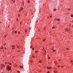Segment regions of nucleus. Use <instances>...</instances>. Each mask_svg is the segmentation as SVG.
I'll list each match as a JSON object with an SVG mask.
<instances>
[{"instance_id": "nucleus-36", "label": "nucleus", "mask_w": 73, "mask_h": 73, "mask_svg": "<svg viewBox=\"0 0 73 73\" xmlns=\"http://www.w3.org/2000/svg\"><path fill=\"white\" fill-rule=\"evenodd\" d=\"M1 69H2V68H1Z\"/></svg>"}, {"instance_id": "nucleus-9", "label": "nucleus", "mask_w": 73, "mask_h": 73, "mask_svg": "<svg viewBox=\"0 0 73 73\" xmlns=\"http://www.w3.org/2000/svg\"><path fill=\"white\" fill-rule=\"evenodd\" d=\"M71 17H73V15H71Z\"/></svg>"}, {"instance_id": "nucleus-14", "label": "nucleus", "mask_w": 73, "mask_h": 73, "mask_svg": "<svg viewBox=\"0 0 73 73\" xmlns=\"http://www.w3.org/2000/svg\"><path fill=\"white\" fill-rule=\"evenodd\" d=\"M16 33H17V31H15V33L16 34Z\"/></svg>"}, {"instance_id": "nucleus-8", "label": "nucleus", "mask_w": 73, "mask_h": 73, "mask_svg": "<svg viewBox=\"0 0 73 73\" xmlns=\"http://www.w3.org/2000/svg\"><path fill=\"white\" fill-rule=\"evenodd\" d=\"M33 46H30V48H32Z\"/></svg>"}, {"instance_id": "nucleus-6", "label": "nucleus", "mask_w": 73, "mask_h": 73, "mask_svg": "<svg viewBox=\"0 0 73 73\" xmlns=\"http://www.w3.org/2000/svg\"><path fill=\"white\" fill-rule=\"evenodd\" d=\"M37 52H38V51H36V52H35V53H37Z\"/></svg>"}, {"instance_id": "nucleus-2", "label": "nucleus", "mask_w": 73, "mask_h": 73, "mask_svg": "<svg viewBox=\"0 0 73 73\" xmlns=\"http://www.w3.org/2000/svg\"><path fill=\"white\" fill-rule=\"evenodd\" d=\"M23 9V8H22V7H21L20 8V10H21V11H22V10Z\"/></svg>"}, {"instance_id": "nucleus-3", "label": "nucleus", "mask_w": 73, "mask_h": 73, "mask_svg": "<svg viewBox=\"0 0 73 73\" xmlns=\"http://www.w3.org/2000/svg\"><path fill=\"white\" fill-rule=\"evenodd\" d=\"M56 11V9H53V11Z\"/></svg>"}, {"instance_id": "nucleus-19", "label": "nucleus", "mask_w": 73, "mask_h": 73, "mask_svg": "<svg viewBox=\"0 0 73 73\" xmlns=\"http://www.w3.org/2000/svg\"><path fill=\"white\" fill-rule=\"evenodd\" d=\"M28 3H29V1H28Z\"/></svg>"}, {"instance_id": "nucleus-25", "label": "nucleus", "mask_w": 73, "mask_h": 73, "mask_svg": "<svg viewBox=\"0 0 73 73\" xmlns=\"http://www.w3.org/2000/svg\"><path fill=\"white\" fill-rule=\"evenodd\" d=\"M5 44H6L5 43V44H4V45H5Z\"/></svg>"}, {"instance_id": "nucleus-35", "label": "nucleus", "mask_w": 73, "mask_h": 73, "mask_svg": "<svg viewBox=\"0 0 73 73\" xmlns=\"http://www.w3.org/2000/svg\"><path fill=\"white\" fill-rule=\"evenodd\" d=\"M21 11H20V12Z\"/></svg>"}, {"instance_id": "nucleus-4", "label": "nucleus", "mask_w": 73, "mask_h": 73, "mask_svg": "<svg viewBox=\"0 0 73 73\" xmlns=\"http://www.w3.org/2000/svg\"><path fill=\"white\" fill-rule=\"evenodd\" d=\"M57 21H60V19H57Z\"/></svg>"}, {"instance_id": "nucleus-1", "label": "nucleus", "mask_w": 73, "mask_h": 73, "mask_svg": "<svg viewBox=\"0 0 73 73\" xmlns=\"http://www.w3.org/2000/svg\"><path fill=\"white\" fill-rule=\"evenodd\" d=\"M11 67H7V69L8 70H11Z\"/></svg>"}, {"instance_id": "nucleus-16", "label": "nucleus", "mask_w": 73, "mask_h": 73, "mask_svg": "<svg viewBox=\"0 0 73 73\" xmlns=\"http://www.w3.org/2000/svg\"><path fill=\"white\" fill-rule=\"evenodd\" d=\"M25 32H27V30H25Z\"/></svg>"}, {"instance_id": "nucleus-18", "label": "nucleus", "mask_w": 73, "mask_h": 73, "mask_svg": "<svg viewBox=\"0 0 73 73\" xmlns=\"http://www.w3.org/2000/svg\"><path fill=\"white\" fill-rule=\"evenodd\" d=\"M34 48H32V50H34Z\"/></svg>"}, {"instance_id": "nucleus-21", "label": "nucleus", "mask_w": 73, "mask_h": 73, "mask_svg": "<svg viewBox=\"0 0 73 73\" xmlns=\"http://www.w3.org/2000/svg\"><path fill=\"white\" fill-rule=\"evenodd\" d=\"M49 68V67H47V69H48Z\"/></svg>"}, {"instance_id": "nucleus-33", "label": "nucleus", "mask_w": 73, "mask_h": 73, "mask_svg": "<svg viewBox=\"0 0 73 73\" xmlns=\"http://www.w3.org/2000/svg\"><path fill=\"white\" fill-rule=\"evenodd\" d=\"M7 63H5V64H7Z\"/></svg>"}, {"instance_id": "nucleus-7", "label": "nucleus", "mask_w": 73, "mask_h": 73, "mask_svg": "<svg viewBox=\"0 0 73 73\" xmlns=\"http://www.w3.org/2000/svg\"><path fill=\"white\" fill-rule=\"evenodd\" d=\"M15 46H12V47H13V48H14Z\"/></svg>"}, {"instance_id": "nucleus-32", "label": "nucleus", "mask_w": 73, "mask_h": 73, "mask_svg": "<svg viewBox=\"0 0 73 73\" xmlns=\"http://www.w3.org/2000/svg\"><path fill=\"white\" fill-rule=\"evenodd\" d=\"M30 29H29L30 30Z\"/></svg>"}, {"instance_id": "nucleus-5", "label": "nucleus", "mask_w": 73, "mask_h": 73, "mask_svg": "<svg viewBox=\"0 0 73 73\" xmlns=\"http://www.w3.org/2000/svg\"><path fill=\"white\" fill-rule=\"evenodd\" d=\"M52 29H55V27H52Z\"/></svg>"}, {"instance_id": "nucleus-10", "label": "nucleus", "mask_w": 73, "mask_h": 73, "mask_svg": "<svg viewBox=\"0 0 73 73\" xmlns=\"http://www.w3.org/2000/svg\"><path fill=\"white\" fill-rule=\"evenodd\" d=\"M17 72H18V73H20V72H19V71H17Z\"/></svg>"}, {"instance_id": "nucleus-34", "label": "nucleus", "mask_w": 73, "mask_h": 73, "mask_svg": "<svg viewBox=\"0 0 73 73\" xmlns=\"http://www.w3.org/2000/svg\"><path fill=\"white\" fill-rule=\"evenodd\" d=\"M4 49H5V48H4Z\"/></svg>"}, {"instance_id": "nucleus-22", "label": "nucleus", "mask_w": 73, "mask_h": 73, "mask_svg": "<svg viewBox=\"0 0 73 73\" xmlns=\"http://www.w3.org/2000/svg\"><path fill=\"white\" fill-rule=\"evenodd\" d=\"M45 41V39H44V40H43V41Z\"/></svg>"}, {"instance_id": "nucleus-23", "label": "nucleus", "mask_w": 73, "mask_h": 73, "mask_svg": "<svg viewBox=\"0 0 73 73\" xmlns=\"http://www.w3.org/2000/svg\"><path fill=\"white\" fill-rule=\"evenodd\" d=\"M32 57H33V58L34 57V56H32Z\"/></svg>"}, {"instance_id": "nucleus-13", "label": "nucleus", "mask_w": 73, "mask_h": 73, "mask_svg": "<svg viewBox=\"0 0 73 73\" xmlns=\"http://www.w3.org/2000/svg\"><path fill=\"white\" fill-rule=\"evenodd\" d=\"M20 68H23V67L22 66H20Z\"/></svg>"}, {"instance_id": "nucleus-20", "label": "nucleus", "mask_w": 73, "mask_h": 73, "mask_svg": "<svg viewBox=\"0 0 73 73\" xmlns=\"http://www.w3.org/2000/svg\"><path fill=\"white\" fill-rule=\"evenodd\" d=\"M1 49H3V47H1Z\"/></svg>"}, {"instance_id": "nucleus-28", "label": "nucleus", "mask_w": 73, "mask_h": 73, "mask_svg": "<svg viewBox=\"0 0 73 73\" xmlns=\"http://www.w3.org/2000/svg\"><path fill=\"white\" fill-rule=\"evenodd\" d=\"M18 34H19V32H18Z\"/></svg>"}, {"instance_id": "nucleus-24", "label": "nucleus", "mask_w": 73, "mask_h": 73, "mask_svg": "<svg viewBox=\"0 0 73 73\" xmlns=\"http://www.w3.org/2000/svg\"><path fill=\"white\" fill-rule=\"evenodd\" d=\"M52 17V16H50V17Z\"/></svg>"}, {"instance_id": "nucleus-11", "label": "nucleus", "mask_w": 73, "mask_h": 73, "mask_svg": "<svg viewBox=\"0 0 73 73\" xmlns=\"http://www.w3.org/2000/svg\"><path fill=\"white\" fill-rule=\"evenodd\" d=\"M39 63H41L42 61H39Z\"/></svg>"}, {"instance_id": "nucleus-29", "label": "nucleus", "mask_w": 73, "mask_h": 73, "mask_svg": "<svg viewBox=\"0 0 73 73\" xmlns=\"http://www.w3.org/2000/svg\"><path fill=\"white\" fill-rule=\"evenodd\" d=\"M14 49V48H12V49Z\"/></svg>"}, {"instance_id": "nucleus-26", "label": "nucleus", "mask_w": 73, "mask_h": 73, "mask_svg": "<svg viewBox=\"0 0 73 73\" xmlns=\"http://www.w3.org/2000/svg\"><path fill=\"white\" fill-rule=\"evenodd\" d=\"M71 62H72V61H71Z\"/></svg>"}, {"instance_id": "nucleus-31", "label": "nucleus", "mask_w": 73, "mask_h": 73, "mask_svg": "<svg viewBox=\"0 0 73 73\" xmlns=\"http://www.w3.org/2000/svg\"><path fill=\"white\" fill-rule=\"evenodd\" d=\"M9 64L10 65V63H9Z\"/></svg>"}, {"instance_id": "nucleus-17", "label": "nucleus", "mask_w": 73, "mask_h": 73, "mask_svg": "<svg viewBox=\"0 0 73 73\" xmlns=\"http://www.w3.org/2000/svg\"><path fill=\"white\" fill-rule=\"evenodd\" d=\"M51 68V67H49V68H48V69H50Z\"/></svg>"}, {"instance_id": "nucleus-15", "label": "nucleus", "mask_w": 73, "mask_h": 73, "mask_svg": "<svg viewBox=\"0 0 73 73\" xmlns=\"http://www.w3.org/2000/svg\"><path fill=\"white\" fill-rule=\"evenodd\" d=\"M50 59V57H48V59Z\"/></svg>"}, {"instance_id": "nucleus-12", "label": "nucleus", "mask_w": 73, "mask_h": 73, "mask_svg": "<svg viewBox=\"0 0 73 73\" xmlns=\"http://www.w3.org/2000/svg\"><path fill=\"white\" fill-rule=\"evenodd\" d=\"M55 51H56V50H53V52H55Z\"/></svg>"}, {"instance_id": "nucleus-27", "label": "nucleus", "mask_w": 73, "mask_h": 73, "mask_svg": "<svg viewBox=\"0 0 73 73\" xmlns=\"http://www.w3.org/2000/svg\"><path fill=\"white\" fill-rule=\"evenodd\" d=\"M47 73H49V72H47Z\"/></svg>"}, {"instance_id": "nucleus-30", "label": "nucleus", "mask_w": 73, "mask_h": 73, "mask_svg": "<svg viewBox=\"0 0 73 73\" xmlns=\"http://www.w3.org/2000/svg\"><path fill=\"white\" fill-rule=\"evenodd\" d=\"M60 61V60H59V61Z\"/></svg>"}]
</instances>
